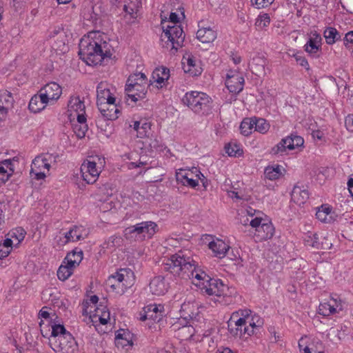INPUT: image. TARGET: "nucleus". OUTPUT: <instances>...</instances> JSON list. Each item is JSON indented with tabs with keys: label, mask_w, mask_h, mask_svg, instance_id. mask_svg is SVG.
Wrapping results in <instances>:
<instances>
[{
	"label": "nucleus",
	"mask_w": 353,
	"mask_h": 353,
	"mask_svg": "<svg viewBox=\"0 0 353 353\" xmlns=\"http://www.w3.org/2000/svg\"><path fill=\"white\" fill-rule=\"evenodd\" d=\"M199 256L188 249L180 250L163 260V269L174 276L191 279L192 283L203 294L221 296L225 294L228 287L216 279L211 278L199 265Z\"/></svg>",
	"instance_id": "f257e3e1"
},
{
	"label": "nucleus",
	"mask_w": 353,
	"mask_h": 353,
	"mask_svg": "<svg viewBox=\"0 0 353 353\" xmlns=\"http://www.w3.org/2000/svg\"><path fill=\"white\" fill-rule=\"evenodd\" d=\"M100 32H89L79 43V55L88 65L101 64L105 59L112 55V48Z\"/></svg>",
	"instance_id": "f03ea898"
},
{
	"label": "nucleus",
	"mask_w": 353,
	"mask_h": 353,
	"mask_svg": "<svg viewBox=\"0 0 353 353\" xmlns=\"http://www.w3.org/2000/svg\"><path fill=\"white\" fill-rule=\"evenodd\" d=\"M169 22L173 25H165L161 22L163 32L161 35V42L163 48L177 50L183 46L185 34L181 26L176 25L179 22L178 15L175 12H171Z\"/></svg>",
	"instance_id": "7ed1b4c3"
},
{
	"label": "nucleus",
	"mask_w": 353,
	"mask_h": 353,
	"mask_svg": "<svg viewBox=\"0 0 353 353\" xmlns=\"http://www.w3.org/2000/svg\"><path fill=\"white\" fill-rule=\"evenodd\" d=\"M157 224L152 221H143L126 228L123 231L126 239L143 241L151 239L157 232Z\"/></svg>",
	"instance_id": "20e7f679"
},
{
	"label": "nucleus",
	"mask_w": 353,
	"mask_h": 353,
	"mask_svg": "<svg viewBox=\"0 0 353 353\" xmlns=\"http://www.w3.org/2000/svg\"><path fill=\"white\" fill-rule=\"evenodd\" d=\"M182 102L196 114H208L211 110L212 99L204 92H187L183 97Z\"/></svg>",
	"instance_id": "39448f33"
},
{
	"label": "nucleus",
	"mask_w": 353,
	"mask_h": 353,
	"mask_svg": "<svg viewBox=\"0 0 353 353\" xmlns=\"http://www.w3.org/2000/svg\"><path fill=\"white\" fill-rule=\"evenodd\" d=\"M134 272L129 268H121L106 281L107 287L118 294H123L134 282Z\"/></svg>",
	"instance_id": "423d86ee"
},
{
	"label": "nucleus",
	"mask_w": 353,
	"mask_h": 353,
	"mask_svg": "<svg viewBox=\"0 0 353 353\" xmlns=\"http://www.w3.org/2000/svg\"><path fill=\"white\" fill-rule=\"evenodd\" d=\"M105 163L104 159L98 157L85 161L81 166V173L83 179L88 184L97 181L101 172V168Z\"/></svg>",
	"instance_id": "0eeeda50"
},
{
	"label": "nucleus",
	"mask_w": 353,
	"mask_h": 353,
	"mask_svg": "<svg viewBox=\"0 0 353 353\" xmlns=\"http://www.w3.org/2000/svg\"><path fill=\"white\" fill-rule=\"evenodd\" d=\"M250 226L254 230V238L256 242L270 239L274 234V227L272 222L267 219L255 217L251 219Z\"/></svg>",
	"instance_id": "6e6552de"
},
{
	"label": "nucleus",
	"mask_w": 353,
	"mask_h": 353,
	"mask_svg": "<svg viewBox=\"0 0 353 353\" xmlns=\"http://www.w3.org/2000/svg\"><path fill=\"white\" fill-rule=\"evenodd\" d=\"M58 339H50L49 345L57 353H77L78 345L73 336L65 334Z\"/></svg>",
	"instance_id": "1a4fd4ad"
},
{
	"label": "nucleus",
	"mask_w": 353,
	"mask_h": 353,
	"mask_svg": "<svg viewBox=\"0 0 353 353\" xmlns=\"http://www.w3.org/2000/svg\"><path fill=\"white\" fill-rule=\"evenodd\" d=\"M176 179L178 183L194 188L199 184L198 179L203 181L205 176L196 168H192V170H180L176 172Z\"/></svg>",
	"instance_id": "9d476101"
},
{
	"label": "nucleus",
	"mask_w": 353,
	"mask_h": 353,
	"mask_svg": "<svg viewBox=\"0 0 353 353\" xmlns=\"http://www.w3.org/2000/svg\"><path fill=\"white\" fill-rule=\"evenodd\" d=\"M50 167L49 160L46 157L37 156L32 162L30 174H34L37 180L44 179Z\"/></svg>",
	"instance_id": "9b49d317"
},
{
	"label": "nucleus",
	"mask_w": 353,
	"mask_h": 353,
	"mask_svg": "<svg viewBox=\"0 0 353 353\" xmlns=\"http://www.w3.org/2000/svg\"><path fill=\"white\" fill-rule=\"evenodd\" d=\"M228 331L230 334L234 337L240 339H246L253 335V330L247 327L246 323L241 319H232L228 322Z\"/></svg>",
	"instance_id": "f8f14e48"
},
{
	"label": "nucleus",
	"mask_w": 353,
	"mask_h": 353,
	"mask_svg": "<svg viewBox=\"0 0 353 353\" xmlns=\"http://www.w3.org/2000/svg\"><path fill=\"white\" fill-rule=\"evenodd\" d=\"M307 337L303 336L299 341V348L301 353H325L323 342L317 337L310 339L308 342Z\"/></svg>",
	"instance_id": "ddd939ff"
},
{
	"label": "nucleus",
	"mask_w": 353,
	"mask_h": 353,
	"mask_svg": "<svg viewBox=\"0 0 353 353\" xmlns=\"http://www.w3.org/2000/svg\"><path fill=\"white\" fill-rule=\"evenodd\" d=\"M343 310L342 301L336 294L331 296L327 302L320 303L319 314L323 316H329Z\"/></svg>",
	"instance_id": "4468645a"
},
{
	"label": "nucleus",
	"mask_w": 353,
	"mask_h": 353,
	"mask_svg": "<svg viewBox=\"0 0 353 353\" xmlns=\"http://www.w3.org/2000/svg\"><path fill=\"white\" fill-rule=\"evenodd\" d=\"M244 78L237 72H230L227 74L225 85L228 90L235 94L243 89Z\"/></svg>",
	"instance_id": "2eb2a0df"
},
{
	"label": "nucleus",
	"mask_w": 353,
	"mask_h": 353,
	"mask_svg": "<svg viewBox=\"0 0 353 353\" xmlns=\"http://www.w3.org/2000/svg\"><path fill=\"white\" fill-rule=\"evenodd\" d=\"M39 92L49 103H54L60 98L62 88L56 82H50L45 85Z\"/></svg>",
	"instance_id": "dca6fc26"
},
{
	"label": "nucleus",
	"mask_w": 353,
	"mask_h": 353,
	"mask_svg": "<svg viewBox=\"0 0 353 353\" xmlns=\"http://www.w3.org/2000/svg\"><path fill=\"white\" fill-rule=\"evenodd\" d=\"M85 229L83 226L74 225L68 232L63 234V237L60 238L59 244L64 245L69 242H76L83 239Z\"/></svg>",
	"instance_id": "f3484780"
},
{
	"label": "nucleus",
	"mask_w": 353,
	"mask_h": 353,
	"mask_svg": "<svg viewBox=\"0 0 353 353\" xmlns=\"http://www.w3.org/2000/svg\"><path fill=\"white\" fill-rule=\"evenodd\" d=\"M321 41L322 38L319 34L316 32L313 33L312 36L304 46L305 52L312 57H319L321 49Z\"/></svg>",
	"instance_id": "a211bd4d"
},
{
	"label": "nucleus",
	"mask_w": 353,
	"mask_h": 353,
	"mask_svg": "<svg viewBox=\"0 0 353 353\" xmlns=\"http://www.w3.org/2000/svg\"><path fill=\"white\" fill-rule=\"evenodd\" d=\"M98 109L102 116L107 120H115L119 118L120 110L115 104V102L108 101L97 105Z\"/></svg>",
	"instance_id": "6ab92c4d"
},
{
	"label": "nucleus",
	"mask_w": 353,
	"mask_h": 353,
	"mask_svg": "<svg viewBox=\"0 0 353 353\" xmlns=\"http://www.w3.org/2000/svg\"><path fill=\"white\" fill-rule=\"evenodd\" d=\"M108 101L115 102V98L110 92V85L107 82L101 81L97 87V104Z\"/></svg>",
	"instance_id": "aec40b11"
},
{
	"label": "nucleus",
	"mask_w": 353,
	"mask_h": 353,
	"mask_svg": "<svg viewBox=\"0 0 353 353\" xmlns=\"http://www.w3.org/2000/svg\"><path fill=\"white\" fill-rule=\"evenodd\" d=\"M3 172L1 173L0 182L5 183L14 172L16 164L19 163L17 157L12 159H6L0 162Z\"/></svg>",
	"instance_id": "412c9836"
},
{
	"label": "nucleus",
	"mask_w": 353,
	"mask_h": 353,
	"mask_svg": "<svg viewBox=\"0 0 353 353\" xmlns=\"http://www.w3.org/2000/svg\"><path fill=\"white\" fill-rule=\"evenodd\" d=\"M150 291L154 295L161 296L165 294L169 288V285L161 276L154 277L149 285Z\"/></svg>",
	"instance_id": "4be33fe9"
},
{
	"label": "nucleus",
	"mask_w": 353,
	"mask_h": 353,
	"mask_svg": "<svg viewBox=\"0 0 353 353\" xmlns=\"http://www.w3.org/2000/svg\"><path fill=\"white\" fill-rule=\"evenodd\" d=\"M209 248L213 252L214 256L219 259L225 256L230 246L223 240L216 239L209 243Z\"/></svg>",
	"instance_id": "5701e85b"
},
{
	"label": "nucleus",
	"mask_w": 353,
	"mask_h": 353,
	"mask_svg": "<svg viewBox=\"0 0 353 353\" xmlns=\"http://www.w3.org/2000/svg\"><path fill=\"white\" fill-rule=\"evenodd\" d=\"M170 77V70L164 66L155 68L152 72V78L157 83V87L162 88L165 85Z\"/></svg>",
	"instance_id": "b1692460"
},
{
	"label": "nucleus",
	"mask_w": 353,
	"mask_h": 353,
	"mask_svg": "<svg viewBox=\"0 0 353 353\" xmlns=\"http://www.w3.org/2000/svg\"><path fill=\"white\" fill-rule=\"evenodd\" d=\"M48 103H50L45 99L42 94L39 92L38 94H35L31 98L28 108L31 112L37 113L43 110Z\"/></svg>",
	"instance_id": "393cba45"
},
{
	"label": "nucleus",
	"mask_w": 353,
	"mask_h": 353,
	"mask_svg": "<svg viewBox=\"0 0 353 353\" xmlns=\"http://www.w3.org/2000/svg\"><path fill=\"white\" fill-rule=\"evenodd\" d=\"M309 199L307 190L299 185H295L291 193V201L301 205L304 204Z\"/></svg>",
	"instance_id": "a878e982"
},
{
	"label": "nucleus",
	"mask_w": 353,
	"mask_h": 353,
	"mask_svg": "<svg viewBox=\"0 0 353 353\" xmlns=\"http://www.w3.org/2000/svg\"><path fill=\"white\" fill-rule=\"evenodd\" d=\"M183 70L185 73L191 76H199L202 72V68L199 62L192 56H189L186 59V63H183Z\"/></svg>",
	"instance_id": "bb28decb"
},
{
	"label": "nucleus",
	"mask_w": 353,
	"mask_h": 353,
	"mask_svg": "<svg viewBox=\"0 0 353 353\" xmlns=\"http://www.w3.org/2000/svg\"><path fill=\"white\" fill-rule=\"evenodd\" d=\"M216 37V32L210 27L200 28L196 32V38L203 43L213 42Z\"/></svg>",
	"instance_id": "cd10ccee"
},
{
	"label": "nucleus",
	"mask_w": 353,
	"mask_h": 353,
	"mask_svg": "<svg viewBox=\"0 0 353 353\" xmlns=\"http://www.w3.org/2000/svg\"><path fill=\"white\" fill-rule=\"evenodd\" d=\"M77 122L73 125V131L79 139H82L85 136L88 130L86 123V117L82 113L77 116Z\"/></svg>",
	"instance_id": "c85d7f7f"
},
{
	"label": "nucleus",
	"mask_w": 353,
	"mask_h": 353,
	"mask_svg": "<svg viewBox=\"0 0 353 353\" xmlns=\"http://www.w3.org/2000/svg\"><path fill=\"white\" fill-rule=\"evenodd\" d=\"M146 80L145 74L141 72L130 75L128 79L125 91L130 92L132 88L140 87L141 84L145 83Z\"/></svg>",
	"instance_id": "c756f323"
},
{
	"label": "nucleus",
	"mask_w": 353,
	"mask_h": 353,
	"mask_svg": "<svg viewBox=\"0 0 353 353\" xmlns=\"http://www.w3.org/2000/svg\"><path fill=\"white\" fill-rule=\"evenodd\" d=\"M83 252L80 249H74L72 252L67 254L63 260V263L70 264L77 268L83 259Z\"/></svg>",
	"instance_id": "7c9ffc66"
},
{
	"label": "nucleus",
	"mask_w": 353,
	"mask_h": 353,
	"mask_svg": "<svg viewBox=\"0 0 353 353\" xmlns=\"http://www.w3.org/2000/svg\"><path fill=\"white\" fill-rule=\"evenodd\" d=\"M115 344L117 346L124 347L127 345H132L130 334L124 330H120L117 332L115 336Z\"/></svg>",
	"instance_id": "2f4dec72"
},
{
	"label": "nucleus",
	"mask_w": 353,
	"mask_h": 353,
	"mask_svg": "<svg viewBox=\"0 0 353 353\" xmlns=\"http://www.w3.org/2000/svg\"><path fill=\"white\" fill-rule=\"evenodd\" d=\"M68 108L71 112H75L77 116L82 113L85 115V104L79 97H72L68 102Z\"/></svg>",
	"instance_id": "473e14b6"
},
{
	"label": "nucleus",
	"mask_w": 353,
	"mask_h": 353,
	"mask_svg": "<svg viewBox=\"0 0 353 353\" xmlns=\"http://www.w3.org/2000/svg\"><path fill=\"white\" fill-rule=\"evenodd\" d=\"M323 36L328 45H332L341 39L340 32L333 27H327L323 32Z\"/></svg>",
	"instance_id": "72a5a7b5"
},
{
	"label": "nucleus",
	"mask_w": 353,
	"mask_h": 353,
	"mask_svg": "<svg viewBox=\"0 0 353 353\" xmlns=\"http://www.w3.org/2000/svg\"><path fill=\"white\" fill-rule=\"evenodd\" d=\"M13 97L10 92L3 91L0 93V110L8 111L12 107Z\"/></svg>",
	"instance_id": "f704fd0d"
},
{
	"label": "nucleus",
	"mask_w": 353,
	"mask_h": 353,
	"mask_svg": "<svg viewBox=\"0 0 353 353\" xmlns=\"http://www.w3.org/2000/svg\"><path fill=\"white\" fill-rule=\"evenodd\" d=\"M74 268L72 265L63 263V261L57 270L59 279L63 281L67 280L73 274Z\"/></svg>",
	"instance_id": "c9c22d12"
},
{
	"label": "nucleus",
	"mask_w": 353,
	"mask_h": 353,
	"mask_svg": "<svg viewBox=\"0 0 353 353\" xmlns=\"http://www.w3.org/2000/svg\"><path fill=\"white\" fill-rule=\"evenodd\" d=\"M141 7V0H128L127 4L124 6V11L130 15L132 18L137 17V13Z\"/></svg>",
	"instance_id": "e433bc0d"
},
{
	"label": "nucleus",
	"mask_w": 353,
	"mask_h": 353,
	"mask_svg": "<svg viewBox=\"0 0 353 353\" xmlns=\"http://www.w3.org/2000/svg\"><path fill=\"white\" fill-rule=\"evenodd\" d=\"M284 139L286 140V148H288V150H294L302 146L304 143L303 139L296 134H291Z\"/></svg>",
	"instance_id": "4c0bfd02"
},
{
	"label": "nucleus",
	"mask_w": 353,
	"mask_h": 353,
	"mask_svg": "<svg viewBox=\"0 0 353 353\" xmlns=\"http://www.w3.org/2000/svg\"><path fill=\"white\" fill-rule=\"evenodd\" d=\"M331 209L329 207L322 205L316 212V218L323 223H330L332 221Z\"/></svg>",
	"instance_id": "58836bf2"
},
{
	"label": "nucleus",
	"mask_w": 353,
	"mask_h": 353,
	"mask_svg": "<svg viewBox=\"0 0 353 353\" xmlns=\"http://www.w3.org/2000/svg\"><path fill=\"white\" fill-rule=\"evenodd\" d=\"M247 327L253 330V334L255 333V330L261 327L263 325V319L258 314L254 313L252 316L246 321Z\"/></svg>",
	"instance_id": "ea45409f"
},
{
	"label": "nucleus",
	"mask_w": 353,
	"mask_h": 353,
	"mask_svg": "<svg viewBox=\"0 0 353 353\" xmlns=\"http://www.w3.org/2000/svg\"><path fill=\"white\" fill-rule=\"evenodd\" d=\"M65 334H70L69 332L66 331L65 327L60 324H54L51 325V332L49 336V340L52 339L61 338Z\"/></svg>",
	"instance_id": "a19ab883"
},
{
	"label": "nucleus",
	"mask_w": 353,
	"mask_h": 353,
	"mask_svg": "<svg viewBox=\"0 0 353 353\" xmlns=\"http://www.w3.org/2000/svg\"><path fill=\"white\" fill-rule=\"evenodd\" d=\"M253 312L249 309H240L232 314V319H241L243 323H246V321L252 316Z\"/></svg>",
	"instance_id": "79ce46f5"
},
{
	"label": "nucleus",
	"mask_w": 353,
	"mask_h": 353,
	"mask_svg": "<svg viewBox=\"0 0 353 353\" xmlns=\"http://www.w3.org/2000/svg\"><path fill=\"white\" fill-rule=\"evenodd\" d=\"M254 128V119L246 118L241 123V133L244 136H248L252 133Z\"/></svg>",
	"instance_id": "37998d69"
},
{
	"label": "nucleus",
	"mask_w": 353,
	"mask_h": 353,
	"mask_svg": "<svg viewBox=\"0 0 353 353\" xmlns=\"http://www.w3.org/2000/svg\"><path fill=\"white\" fill-rule=\"evenodd\" d=\"M254 130L261 134H265L270 129L269 123L264 119H254Z\"/></svg>",
	"instance_id": "c03bdc74"
},
{
	"label": "nucleus",
	"mask_w": 353,
	"mask_h": 353,
	"mask_svg": "<svg viewBox=\"0 0 353 353\" xmlns=\"http://www.w3.org/2000/svg\"><path fill=\"white\" fill-rule=\"evenodd\" d=\"M286 146V140L283 138L271 149L270 153L272 155L283 156L286 154V152L288 150V148H287Z\"/></svg>",
	"instance_id": "a18cd8bd"
},
{
	"label": "nucleus",
	"mask_w": 353,
	"mask_h": 353,
	"mask_svg": "<svg viewBox=\"0 0 353 353\" xmlns=\"http://www.w3.org/2000/svg\"><path fill=\"white\" fill-rule=\"evenodd\" d=\"M121 238L119 236L113 235L110 236L103 244V248L112 250L120 245Z\"/></svg>",
	"instance_id": "49530a36"
},
{
	"label": "nucleus",
	"mask_w": 353,
	"mask_h": 353,
	"mask_svg": "<svg viewBox=\"0 0 353 353\" xmlns=\"http://www.w3.org/2000/svg\"><path fill=\"white\" fill-rule=\"evenodd\" d=\"M225 148L226 152L230 157H240L243 153L241 147L236 143H230Z\"/></svg>",
	"instance_id": "de8ad7c7"
},
{
	"label": "nucleus",
	"mask_w": 353,
	"mask_h": 353,
	"mask_svg": "<svg viewBox=\"0 0 353 353\" xmlns=\"http://www.w3.org/2000/svg\"><path fill=\"white\" fill-rule=\"evenodd\" d=\"M265 176L267 179L270 180H275L279 178L281 176V170L279 166L274 167H268L265 170Z\"/></svg>",
	"instance_id": "09e8293b"
},
{
	"label": "nucleus",
	"mask_w": 353,
	"mask_h": 353,
	"mask_svg": "<svg viewBox=\"0 0 353 353\" xmlns=\"http://www.w3.org/2000/svg\"><path fill=\"white\" fill-rule=\"evenodd\" d=\"M9 234L11 238L17 239L18 241V243H19L24 239L26 232L23 228L18 227L12 229L9 232Z\"/></svg>",
	"instance_id": "8fccbe9b"
},
{
	"label": "nucleus",
	"mask_w": 353,
	"mask_h": 353,
	"mask_svg": "<svg viewBox=\"0 0 353 353\" xmlns=\"http://www.w3.org/2000/svg\"><path fill=\"white\" fill-rule=\"evenodd\" d=\"M270 23V17L268 14L264 13L259 15L256 19L255 26L260 29L265 28L269 26Z\"/></svg>",
	"instance_id": "3c124183"
},
{
	"label": "nucleus",
	"mask_w": 353,
	"mask_h": 353,
	"mask_svg": "<svg viewBox=\"0 0 353 353\" xmlns=\"http://www.w3.org/2000/svg\"><path fill=\"white\" fill-rule=\"evenodd\" d=\"M150 126V123L148 122L146 120H141L139 130H138V137L143 138L148 136Z\"/></svg>",
	"instance_id": "603ef678"
},
{
	"label": "nucleus",
	"mask_w": 353,
	"mask_h": 353,
	"mask_svg": "<svg viewBox=\"0 0 353 353\" xmlns=\"http://www.w3.org/2000/svg\"><path fill=\"white\" fill-rule=\"evenodd\" d=\"M139 87L137 88H132V90L130 91V92H127V101H128L130 99L131 100V101L135 103L137 102L139 99H143L144 97V95H145V93H137V92H135V93H131L134 90H139Z\"/></svg>",
	"instance_id": "864d4df0"
},
{
	"label": "nucleus",
	"mask_w": 353,
	"mask_h": 353,
	"mask_svg": "<svg viewBox=\"0 0 353 353\" xmlns=\"http://www.w3.org/2000/svg\"><path fill=\"white\" fill-rule=\"evenodd\" d=\"M145 309H147L148 311H150L152 313H156L157 314H159V313H161L162 316L164 315V307L161 304H150L145 307Z\"/></svg>",
	"instance_id": "5fc2aeb1"
},
{
	"label": "nucleus",
	"mask_w": 353,
	"mask_h": 353,
	"mask_svg": "<svg viewBox=\"0 0 353 353\" xmlns=\"http://www.w3.org/2000/svg\"><path fill=\"white\" fill-rule=\"evenodd\" d=\"M273 0H251L252 6H255L256 8H263L272 4Z\"/></svg>",
	"instance_id": "6e6d98bb"
},
{
	"label": "nucleus",
	"mask_w": 353,
	"mask_h": 353,
	"mask_svg": "<svg viewBox=\"0 0 353 353\" xmlns=\"http://www.w3.org/2000/svg\"><path fill=\"white\" fill-rule=\"evenodd\" d=\"M343 42L347 48L353 49V31H350L345 34Z\"/></svg>",
	"instance_id": "4d7b16f0"
},
{
	"label": "nucleus",
	"mask_w": 353,
	"mask_h": 353,
	"mask_svg": "<svg viewBox=\"0 0 353 353\" xmlns=\"http://www.w3.org/2000/svg\"><path fill=\"white\" fill-rule=\"evenodd\" d=\"M294 57L298 63H299L301 66L308 69V62L301 53H296L294 55Z\"/></svg>",
	"instance_id": "13d9d810"
},
{
	"label": "nucleus",
	"mask_w": 353,
	"mask_h": 353,
	"mask_svg": "<svg viewBox=\"0 0 353 353\" xmlns=\"http://www.w3.org/2000/svg\"><path fill=\"white\" fill-rule=\"evenodd\" d=\"M110 319V314L108 308L103 311V314H101V316L99 319V322L102 325H105L108 323L109 320Z\"/></svg>",
	"instance_id": "bf43d9fd"
},
{
	"label": "nucleus",
	"mask_w": 353,
	"mask_h": 353,
	"mask_svg": "<svg viewBox=\"0 0 353 353\" xmlns=\"http://www.w3.org/2000/svg\"><path fill=\"white\" fill-rule=\"evenodd\" d=\"M345 124L347 130L353 132V114H348L345 117Z\"/></svg>",
	"instance_id": "052dcab7"
},
{
	"label": "nucleus",
	"mask_w": 353,
	"mask_h": 353,
	"mask_svg": "<svg viewBox=\"0 0 353 353\" xmlns=\"http://www.w3.org/2000/svg\"><path fill=\"white\" fill-rule=\"evenodd\" d=\"M107 308L106 306L100 305L99 306H97L94 307V313L93 314L94 318H98V319L101 316L103 311Z\"/></svg>",
	"instance_id": "680f3d73"
},
{
	"label": "nucleus",
	"mask_w": 353,
	"mask_h": 353,
	"mask_svg": "<svg viewBox=\"0 0 353 353\" xmlns=\"http://www.w3.org/2000/svg\"><path fill=\"white\" fill-rule=\"evenodd\" d=\"M148 316H149L150 320H152L154 322L160 321L163 316L161 313H159V314H157L156 313H152L150 311H148Z\"/></svg>",
	"instance_id": "e2e57ef3"
},
{
	"label": "nucleus",
	"mask_w": 353,
	"mask_h": 353,
	"mask_svg": "<svg viewBox=\"0 0 353 353\" xmlns=\"http://www.w3.org/2000/svg\"><path fill=\"white\" fill-rule=\"evenodd\" d=\"M39 316L40 318L44 319L46 320H48L50 319V313L46 310V307H43L39 313Z\"/></svg>",
	"instance_id": "0e129e2a"
},
{
	"label": "nucleus",
	"mask_w": 353,
	"mask_h": 353,
	"mask_svg": "<svg viewBox=\"0 0 353 353\" xmlns=\"http://www.w3.org/2000/svg\"><path fill=\"white\" fill-rule=\"evenodd\" d=\"M12 241L11 239H6L3 241V243H0V245L3 247V248H8V250L10 252L12 249Z\"/></svg>",
	"instance_id": "69168bd1"
},
{
	"label": "nucleus",
	"mask_w": 353,
	"mask_h": 353,
	"mask_svg": "<svg viewBox=\"0 0 353 353\" xmlns=\"http://www.w3.org/2000/svg\"><path fill=\"white\" fill-rule=\"evenodd\" d=\"M10 251L8 248H3L1 245H0V259L6 257L10 254Z\"/></svg>",
	"instance_id": "338daca9"
},
{
	"label": "nucleus",
	"mask_w": 353,
	"mask_h": 353,
	"mask_svg": "<svg viewBox=\"0 0 353 353\" xmlns=\"http://www.w3.org/2000/svg\"><path fill=\"white\" fill-rule=\"evenodd\" d=\"M216 353H234V352L229 347H221L217 350Z\"/></svg>",
	"instance_id": "774afa93"
}]
</instances>
